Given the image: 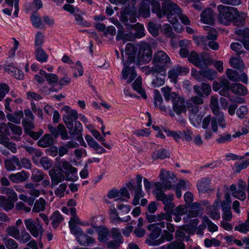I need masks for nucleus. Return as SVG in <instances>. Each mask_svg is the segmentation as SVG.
<instances>
[{
    "label": "nucleus",
    "instance_id": "nucleus-1",
    "mask_svg": "<svg viewBox=\"0 0 249 249\" xmlns=\"http://www.w3.org/2000/svg\"><path fill=\"white\" fill-rule=\"evenodd\" d=\"M159 177L162 182L157 181L154 183L156 189L154 193L156 200L162 201L164 205L163 209L165 212L171 213L175 206L172 202L174 196L172 194H165L164 191L172 188V183L177 181V177L172 172L164 169H161Z\"/></svg>",
    "mask_w": 249,
    "mask_h": 249
},
{
    "label": "nucleus",
    "instance_id": "nucleus-2",
    "mask_svg": "<svg viewBox=\"0 0 249 249\" xmlns=\"http://www.w3.org/2000/svg\"><path fill=\"white\" fill-rule=\"evenodd\" d=\"M219 12L218 19L219 21L225 25H227L234 18L233 13L239 16V12L235 8L223 5L217 6Z\"/></svg>",
    "mask_w": 249,
    "mask_h": 249
},
{
    "label": "nucleus",
    "instance_id": "nucleus-3",
    "mask_svg": "<svg viewBox=\"0 0 249 249\" xmlns=\"http://www.w3.org/2000/svg\"><path fill=\"white\" fill-rule=\"evenodd\" d=\"M9 128L8 124H6L4 123L0 124V143L7 148L12 153H15L17 150L15 143L10 142L9 138L5 136L10 134Z\"/></svg>",
    "mask_w": 249,
    "mask_h": 249
},
{
    "label": "nucleus",
    "instance_id": "nucleus-4",
    "mask_svg": "<svg viewBox=\"0 0 249 249\" xmlns=\"http://www.w3.org/2000/svg\"><path fill=\"white\" fill-rule=\"evenodd\" d=\"M170 62L171 59L169 56L164 51H158L154 53L152 63L160 68V71L163 72L162 75H165L166 66Z\"/></svg>",
    "mask_w": 249,
    "mask_h": 249
},
{
    "label": "nucleus",
    "instance_id": "nucleus-5",
    "mask_svg": "<svg viewBox=\"0 0 249 249\" xmlns=\"http://www.w3.org/2000/svg\"><path fill=\"white\" fill-rule=\"evenodd\" d=\"M148 231H151L149 235V239L146 240V243L149 246H156L163 243V238H160L157 239L160 236L161 233L160 228L156 226L155 224H150L147 226Z\"/></svg>",
    "mask_w": 249,
    "mask_h": 249
},
{
    "label": "nucleus",
    "instance_id": "nucleus-6",
    "mask_svg": "<svg viewBox=\"0 0 249 249\" xmlns=\"http://www.w3.org/2000/svg\"><path fill=\"white\" fill-rule=\"evenodd\" d=\"M209 59V55L205 52H202L198 54L196 52L192 51L188 56V60L190 62L201 69L207 66Z\"/></svg>",
    "mask_w": 249,
    "mask_h": 249
},
{
    "label": "nucleus",
    "instance_id": "nucleus-7",
    "mask_svg": "<svg viewBox=\"0 0 249 249\" xmlns=\"http://www.w3.org/2000/svg\"><path fill=\"white\" fill-rule=\"evenodd\" d=\"M26 229L34 237H41L43 233V229L38 219L36 220L32 218L25 219L24 221Z\"/></svg>",
    "mask_w": 249,
    "mask_h": 249
},
{
    "label": "nucleus",
    "instance_id": "nucleus-8",
    "mask_svg": "<svg viewBox=\"0 0 249 249\" xmlns=\"http://www.w3.org/2000/svg\"><path fill=\"white\" fill-rule=\"evenodd\" d=\"M151 11L152 12L156 14L159 18H161L165 15L169 22L174 24V22L176 21V19H171L173 16V12L172 11H166L163 10L162 6L160 4L159 0H154L151 2Z\"/></svg>",
    "mask_w": 249,
    "mask_h": 249
},
{
    "label": "nucleus",
    "instance_id": "nucleus-9",
    "mask_svg": "<svg viewBox=\"0 0 249 249\" xmlns=\"http://www.w3.org/2000/svg\"><path fill=\"white\" fill-rule=\"evenodd\" d=\"M175 98L172 100L173 111L178 116L181 113H185L187 107L185 99L178 94H173Z\"/></svg>",
    "mask_w": 249,
    "mask_h": 249
},
{
    "label": "nucleus",
    "instance_id": "nucleus-10",
    "mask_svg": "<svg viewBox=\"0 0 249 249\" xmlns=\"http://www.w3.org/2000/svg\"><path fill=\"white\" fill-rule=\"evenodd\" d=\"M152 52L150 45L145 42L140 44L138 61L143 63H147L152 59Z\"/></svg>",
    "mask_w": 249,
    "mask_h": 249
},
{
    "label": "nucleus",
    "instance_id": "nucleus-11",
    "mask_svg": "<svg viewBox=\"0 0 249 249\" xmlns=\"http://www.w3.org/2000/svg\"><path fill=\"white\" fill-rule=\"evenodd\" d=\"M210 107L213 113L216 116L220 117L219 121V126L222 128L225 127L226 124L224 119V115L223 113L221 112L220 111V107L218 104V99L216 97L214 96H211Z\"/></svg>",
    "mask_w": 249,
    "mask_h": 249
},
{
    "label": "nucleus",
    "instance_id": "nucleus-12",
    "mask_svg": "<svg viewBox=\"0 0 249 249\" xmlns=\"http://www.w3.org/2000/svg\"><path fill=\"white\" fill-rule=\"evenodd\" d=\"M121 54L122 56V61L124 62V58L123 50H122L121 51ZM130 64V63H127V62H123L124 68L123 69L122 71V77L124 79H126L128 78V75L130 74V77L127 81V83H131V82L137 76V73L135 71V67H130L129 66H128V64Z\"/></svg>",
    "mask_w": 249,
    "mask_h": 249
},
{
    "label": "nucleus",
    "instance_id": "nucleus-13",
    "mask_svg": "<svg viewBox=\"0 0 249 249\" xmlns=\"http://www.w3.org/2000/svg\"><path fill=\"white\" fill-rule=\"evenodd\" d=\"M135 10L134 8V11L128 7H125L121 12V20L125 26H129L128 21L129 20L130 22H135L136 18L135 17Z\"/></svg>",
    "mask_w": 249,
    "mask_h": 249
},
{
    "label": "nucleus",
    "instance_id": "nucleus-14",
    "mask_svg": "<svg viewBox=\"0 0 249 249\" xmlns=\"http://www.w3.org/2000/svg\"><path fill=\"white\" fill-rule=\"evenodd\" d=\"M235 33L238 36L237 40L241 42L247 50H249V28L235 29Z\"/></svg>",
    "mask_w": 249,
    "mask_h": 249
},
{
    "label": "nucleus",
    "instance_id": "nucleus-15",
    "mask_svg": "<svg viewBox=\"0 0 249 249\" xmlns=\"http://www.w3.org/2000/svg\"><path fill=\"white\" fill-rule=\"evenodd\" d=\"M189 70L183 67L178 66L172 69L168 72V77L171 82L176 83L179 75L186 74L188 72Z\"/></svg>",
    "mask_w": 249,
    "mask_h": 249
},
{
    "label": "nucleus",
    "instance_id": "nucleus-16",
    "mask_svg": "<svg viewBox=\"0 0 249 249\" xmlns=\"http://www.w3.org/2000/svg\"><path fill=\"white\" fill-rule=\"evenodd\" d=\"M192 108L188 110L189 112V119L194 126L200 124L202 119V116L198 114L199 107H192Z\"/></svg>",
    "mask_w": 249,
    "mask_h": 249
},
{
    "label": "nucleus",
    "instance_id": "nucleus-17",
    "mask_svg": "<svg viewBox=\"0 0 249 249\" xmlns=\"http://www.w3.org/2000/svg\"><path fill=\"white\" fill-rule=\"evenodd\" d=\"M49 174L51 179V186L52 188H54L65 179V175L63 173L60 172H57L53 169H52L49 171Z\"/></svg>",
    "mask_w": 249,
    "mask_h": 249
},
{
    "label": "nucleus",
    "instance_id": "nucleus-18",
    "mask_svg": "<svg viewBox=\"0 0 249 249\" xmlns=\"http://www.w3.org/2000/svg\"><path fill=\"white\" fill-rule=\"evenodd\" d=\"M4 164L6 170L8 171L15 170L16 166L21 167L20 161L18 158L15 156H13L10 158L5 160Z\"/></svg>",
    "mask_w": 249,
    "mask_h": 249
},
{
    "label": "nucleus",
    "instance_id": "nucleus-19",
    "mask_svg": "<svg viewBox=\"0 0 249 249\" xmlns=\"http://www.w3.org/2000/svg\"><path fill=\"white\" fill-rule=\"evenodd\" d=\"M143 30V27L141 25L140 26V30L138 31H136L134 33L132 32L124 33L123 30V36H121L120 40L123 39L124 40L132 41L136 38H141L144 35Z\"/></svg>",
    "mask_w": 249,
    "mask_h": 249
},
{
    "label": "nucleus",
    "instance_id": "nucleus-20",
    "mask_svg": "<svg viewBox=\"0 0 249 249\" xmlns=\"http://www.w3.org/2000/svg\"><path fill=\"white\" fill-rule=\"evenodd\" d=\"M201 21L204 23L213 24L214 23V13L212 9H205L201 14Z\"/></svg>",
    "mask_w": 249,
    "mask_h": 249
},
{
    "label": "nucleus",
    "instance_id": "nucleus-21",
    "mask_svg": "<svg viewBox=\"0 0 249 249\" xmlns=\"http://www.w3.org/2000/svg\"><path fill=\"white\" fill-rule=\"evenodd\" d=\"M137 48L132 43H127L125 47L126 54L128 56L127 61L128 63H132L135 60V55L137 52Z\"/></svg>",
    "mask_w": 249,
    "mask_h": 249
},
{
    "label": "nucleus",
    "instance_id": "nucleus-22",
    "mask_svg": "<svg viewBox=\"0 0 249 249\" xmlns=\"http://www.w3.org/2000/svg\"><path fill=\"white\" fill-rule=\"evenodd\" d=\"M28 176L25 171H22L16 174H12L9 176V179L14 183H21L27 180Z\"/></svg>",
    "mask_w": 249,
    "mask_h": 249
},
{
    "label": "nucleus",
    "instance_id": "nucleus-23",
    "mask_svg": "<svg viewBox=\"0 0 249 249\" xmlns=\"http://www.w3.org/2000/svg\"><path fill=\"white\" fill-rule=\"evenodd\" d=\"M202 97L197 95L191 97L186 102L188 110L192 108V107H198L199 105H202L204 103V100Z\"/></svg>",
    "mask_w": 249,
    "mask_h": 249
},
{
    "label": "nucleus",
    "instance_id": "nucleus-24",
    "mask_svg": "<svg viewBox=\"0 0 249 249\" xmlns=\"http://www.w3.org/2000/svg\"><path fill=\"white\" fill-rule=\"evenodd\" d=\"M231 90L234 94L245 95L247 93V88L240 83H232L231 85Z\"/></svg>",
    "mask_w": 249,
    "mask_h": 249
},
{
    "label": "nucleus",
    "instance_id": "nucleus-25",
    "mask_svg": "<svg viewBox=\"0 0 249 249\" xmlns=\"http://www.w3.org/2000/svg\"><path fill=\"white\" fill-rule=\"evenodd\" d=\"M53 139L51 134H45L41 139L37 142L38 146L45 148L53 145Z\"/></svg>",
    "mask_w": 249,
    "mask_h": 249
},
{
    "label": "nucleus",
    "instance_id": "nucleus-26",
    "mask_svg": "<svg viewBox=\"0 0 249 249\" xmlns=\"http://www.w3.org/2000/svg\"><path fill=\"white\" fill-rule=\"evenodd\" d=\"M211 180L209 178H204L201 179L197 187L199 193H204L208 191H213V189H209L210 184Z\"/></svg>",
    "mask_w": 249,
    "mask_h": 249
},
{
    "label": "nucleus",
    "instance_id": "nucleus-27",
    "mask_svg": "<svg viewBox=\"0 0 249 249\" xmlns=\"http://www.w3.org/2000/svg\"><path fill=\"white\" fill-rule=\"evenodd\" d=\"M222 211V217L226 221H230L232 217V214L231 212V205L226 204L225 203L221 204Z\"/></svg>",
    "mask_w": 249,
    "mask_h": 249
},
{
    "label": "nucleus",
    "instance_id": "nucleus-28",
    "mask_svg": "<svg viewBox=\"0 0 249 249\" xmlns=\"http://www.w3.org/2000/svg\"><path fill=\"white\" fill-rule=\"evenodd\" d=\"M69 130V133L71 135H78L77 140L80 141V139L83 140L81 132L83 130V126L81 123L79 121H75L74 123V128H71Z\"/></svg>",
    "mask_w": 249,
    "mask_h": 249
},
{
    "label": "nucleus",
    "instance_id": "nucleus-29",
    "mask_svg": "<svg viewBox=\"0 0 249 249\" xmlns=\"http://www.w3.org/2000/svg\"><path fill=\"white\" fill-rule=\"evenodd\" d=\"M230 189L232 192V195L233 197L242 201L245 200L246 195L245 191L239 189L237 190L236 187L234 184L231 185Z\"/></svg>",
    "mask_w": 249,
    "mask_h": 249
},
{
    "label": "nucleus",
    "instance_id": "nucleus-30",
    "mask_svg": "<svg viewBox=\"0 0 249 249\" xmlns=\"http://www.w3.org/2000/svg\"><path fill=\"white\" fill-rule=\"evenodd\" d=\"M30 19L32 25L36 28L43 29L45 28L44 24L42 22L41 18L36 12L33 13Z\"/></svg>",
    "mask_w": 249,
    "mask_h": 249
},
{
    "label": "nucleus",
    "instance_id": "nucleus-31",
    "mask_svg": "<svg viewBox=\"0 0 249 249\" xmlns=\"http://www.w3.org/2000/svg\"><path fill=\"white\" fill-rule=\"evenodd\" d=\"M199 74L209 80H213L217 76L216 71L213 69H204L200 70Z\"/></svg>",
    "mask_w": 249,
    "mask_h": 249
},
{
    "label": "nucleus",
    "instance_id": "nucleus-32",
    "mask_svg": "<svg viewBox=\"0 0 249 249\" xmlns=\"http://www.w3.org/2000/svg\"><path fill=\"white\" fill-rule=\"evenodd\" d=\"M36 59L41 63L47 61L48 55L45 51L41 47H37L35 51Z\"/></svg>",
    "mask_w": 249,
    "mask_h": 249
},
{
    "label": "nucleus",
    "instance_id": "nucleus-33",
    "mask_svg": "<svg viewBox=\"0 0 249 249\" xmlns=\"http://www.w3.org/2000/svg\"><path fill=\"white\" fill-rule=\"evenodd\" d=\"M132 85L133 89L139 93L144 99L147 98L144 89L142 88V79L141 77H138Z\"/></svg>",
    "mask_w": 249,
    "mask_h": 249
},
{
    "label": "nucleus",
    "instance_id": "nucleus-34",
    "mask_svg": "<svg viewBox=\"0 0 249 249\" xmlns=\"http://www.w3.org/2000/svg\"><path fill=\"white\" fill-rule=\"evenodd\" d=\"M154 93L155 95L154 104L155 107L160 108L161 111H166V107L164 105H162L163 100L159 91L157 89H155Z\"/></svg>",
    "mask_w": 249,
    "mask_h": 249
},
{
    "label": "nucleus",
    "instance_id": "nucleus-35",
    "mask_svg": "<svg viewBox=\"0 0 249 249\" xmlns=\"http://www.w3.org/2000/svg\"><path fill=\"white\" fill-rule=\"evenodd\" d=\"M23 148L29 154L35 155V156H33L32 157V160L34 163H36L37 161L36 160V158L39 157L42 154V152L41 151V150L29 145H25Z\"/></svg>",
    "mask_w": 249,
    "mask_h": 249
},
{
    "label": "nucleus",
    "instance_id": "nucleus-36",
    "mask_svg": "<svg viewBox=\"0 0 249 249\" xmlns=\"http://www.w3.org/2000/svg\"><path fill=\"white\" fill-rule=\"evenodd\" d=\"M78 242L82 246H86L94 243V239L83 232L77 238Z\"/></svg>",
    "mask_w": 249,
    "mask_h": 249
},
{
    "label": "nucleus",
    "instance_id": "nucleus-37",
    "mask_svg": "<svg viewBox=\"0 0 249 249\" xmlns=\"http://www.w3.org/2000/svg\"><path fill=\"white\" fill-rule=\"evenodd\" d=\"M110 214L114 220H118L122 222H127L131 219L130 215H127L126 217H120L114 206H111L110 209Z\"/></svg>",
    "mask_w": 249,
    "mask_h": 249
},
{
    "label": "nucleus",
    "instance_id": "nucleus-38",
    "mask_svg": "<svg viewBox=\"0 0 249 249\" xmlns=\"http://www.w3.org/2000/svg\"><path fill=\"white\" fill-rule=\"evenodd\" d=\"M12 200L7 199L4 196H0V207L6 211L11 210L14 207Z\"/></svg>",
    "mask_w": 249,
    "mask_h": 249
},
{
    "label": "nucleus",
    "instance_id": "nucleus-39",
    "mask_svg": "<svg viewBox=\"0 0 249 249\" xmlns=\"http://www.w3.org/2000/svg\"><path fill=\"white\" fill-rule=\"evenodd\" d=\"M231 66L234 68L243 71L244 68V63L243 60L240 58H232L230 60Z\"/></svg>",
    "mask_w": 249,
    "mask_h": 249
},
{
    "label": "nucleus",
    "instance_id": "nucleus-40",
    "mask_svg": "<svg viewBox=\"0 0 249 249\" xmlns=\"http://www.w3.org/2000/svg\"><path fill=\"white\" fill-rule=\"evenodd\" d=\"M98 240L102 243H107L108 240L109 232L108 229L105 228H102L98 231Z\"/></svg>",
    "mask_w": 249,
    "mask_h": 249
},
{
    "label": "nucleus",
    "instance_id": "nucleus-41",
    "mask_svg": "<svg viewBox=\"0 0 249 249\" xmlns=\"http://www.w3.org/2000/svg\"><path fill=\"white\" fill-rule=\"evenodd\" d=\"M139 13L143 16V18H146L150 15V7L149 3L142 1L139 7Z\"/></svg>",
    "mask_w": 249,
    "mask_h": 249
},
{
    "label": "nucleus",
    "instance_id": "nucleus-42",
    "mask_svg": "<svg viewBox=\"0 0 249 249\" xmlns=\"http://www.w3.org/2000/svg\"><path fill=\"white\" fill-rule=\"evenodd\" d=\"M51 220H52V224L53 228H56L63 220V217L58 211H55L53 213Z\"/></svg>",
    "mask_w": 249,
    "mask_h": 249
},
{
    "label": "nucleus",
    "instance_id": "nucleus-43",
    "mask_svg": "<svg viewBox=\"0 0 249 249\" xmlns=\"http://www.w3.org/2000/svg\"><path fill=\"white\" fill-rule=\"evenodd\" d=\"M46 205L45 200L42 197L37 200L34 204L33 208V212L35 213H39V212H43L45 210Z\"/></svg>",
    "mask_w": 249,
    "mask_h": 249
},
{
    "label": "nucleus",
    "instance_id": "nucleus-44",
    "mask_svg": "<svg viewBox=\"0 0 249 249\" xmlns=\"http://www.w3.org/2000/svg\"><path fill=\"white\" fill-rule=\"evenodd\" d=\"M207 214L213 220H218L220 217V213L218 208L209 206L206 209Z\"/></svg>",
    "mask_w": 249,
    "mask_h": 249
},
{
    "label": "nucleus",
    "instance_id": "nucleus-45",
    "mask_svg": "<svg viewBox=\"0 0 249 249\" xmlns=\"http://www.w3.org/2000/svg\"><path fill=\"white\" fill-rule=\"evenodd\" d=\"M152 159L154 160L157 159H164L170 157L169 153L165 149H162L155 151L152 155Z\"/></svg>",
    "mask_w": 249,
    "mask_h": 249
},
{
    "label": "nucleus",
    "instance_id": "nucleus-46",
    "mask_svg": "<svg viewBox=\"0 0 249 249\" xmlns=\"http://www.w3.org/2000/svg\"><path fill=\"white\" fill-rule=\"evenodd\" d=\"M156 74L155 78L153 79L152 81V85L155 88L160 87L164 84L165 77L166 76L165 72L164 76H161L159 73H157Z\"/></svg>",
    "mask_w": 249,
    "mask_h": 249
},
{
    "label": "nucleus",
    "instance_id": "nucleus-47",
    "mask_svg": "<svg viewBox=\"0 0 249 249\" xmlns=\"http://www.w3.org/2000/svg\"><path fill=\"white\" fill-rule=\"evenodd\" d=\"M26 189H28L27 193L34 197H38L40 195V191L36 188L35 185L32 183H28L25 185Z\"/></svg>",
    "mask_w": 249,
    "mask_h": 249
},
{
    "label": "nucleus",
    "instance_id": "nucleus-48",
    "mask_svg": "<svg viewBox=\"0 0 249 249\" xmlns=\"http://www.w3.org/2000/svg\"><path fill=\"white\" fill-rule=\"evenodd\" d=\"M44 178V174L37 169H34L31 176V179L36 182L42 180Z\"/></svg>",
    "mask_w": 249,
    "mask_h": 249
},
{
    "label": "nucleus",
    "instance_id": "nucleus-49",
    "mask_svg": "<svg viewBox=\"0 0 249 249\" xmlns=\"http://www.w3.org/2000/svg\"><path fill=\"white\" fill-rule=\"evenodd\" d=\"M2 240L8 249H17L18 247L17 242L12 238L4 237Z\"/></svg>",
    "mask_w": 249,
    "mask_h": 249
},
{
    "label": "nucleus",
    "instance_id": "nucleus-50",
    "mask_svg": "<svg viewBox=\"0 0 249 249\" xmlns=\"http://www.w3.org/2000/svg\"><path fill=\"white\" fill-rule=\"evenodd\" d=\"M202 219L204 223L207 224L209 231L213 232L218 231V227L207 216H204Z\"/></svg>",
    "mask_w": 249,
    "mask_h": 249
},
{
    "label": "nucleus",
    "instance_id": "nucleus-51",
    "mask_svg": "<svg viewBox=\"0 0 249 249\" xmlns=\"http://www.w3.org/2000/svg\"><path fill=\"white\" fill-rule=\"evenodd\" d=\"M171 90V88L168 86L163 87L161 89V91L165 100H172L175 98V96L173 97V94L177 93L175 92H172Z\"/></svg>",
    "mask_w": 249,
    "mask_h": 249
},
{
    "label": "nucleus",
    "instance_id": "nucleus-52",
    "mask_svg": "<svg viewBox=\"0 0 249 249\" xmlns=\"http://www.w3.org/2000/svg\"><path fill=\"white\" fill-rule=\"evenodd\" d=\"M8 235L17 239L19 237V230L18 227L14 226H9L6 229Z\"/></svg>",
    "mask_w": 249,
    "mask_h": 249
},
{
    "label": "nucleus",
    "instance_id": "nucleus-53",
    "mask_svg": "<svg viewBox=\"0 0 249 249\" xmlns=\"http://www.w3.org/2000/svg\"><path fill=\"white\" fill-rule=\"evenodd\" d=\"M234 230L242 233H246L247 231H249V214L245 222L236 226L234 228Z\"/></svg>",
    "mask_w": 249,
    "mask_h": 249
},
{
    "label": "nucleus",
    "instance_id": "nucleus-54",
    "mask_svg": "<svg viewBox=\"0 0 249 249\" xmlns=\"http://www.w3.org/2000/svg\"><path fill=\"white\" fill-rule=\"evenodd\" d=\"M187 186L184 180H181L179 181L176 189V194L178 198L181 197V190H186L187 189Z\"/></svg>",
    "mask_w": 249,
    "mask_h": 249
},
{
    "label": "nucleus",
    "instance_id": "nucleus-55",
    "mask_svg": "<svg viewBox=\"0 0 249 249\" xmlns=\"http://www.w3.org/2000/svg\"><path fill=\"white\" fill-rule=\"evenodd\" d=\"M209 204V203L207 201H202L201 203L194 202L189 206V208L192 210L196 211L198 213H200L203 210V209L201 208V205H206Z\"/></svg>",
    "mask_w": 249,
    "mask_h": 249
},
{
    "label": "nucleus",
    "instance_id": "nucleus-56",
    "mask_svg": "<svg viewBox=\"0 0 249 249\" xmlns=\"http://www.w3.org/2000/svg\"><path fill=\"white\" fill-rule=\"evenodd\" d=\"M2 193L5 194L11 200H15L17 199V195L13 189L4 187L1 189Z\"/></svg>",
    "mask_w": 249,
    "mask_h": 249
},
{
    "label": "nucleus",
    "instance_id": "nucleus-57",
    "mask_svg": "<svg viewBox=\"0 0 249 249\" xmlns=\"http://www.w3.org/2000/svg\"><path fill=\"white\" fill-rule=\"evenodd\" d=\"M171 213H162L160 214H158L156 215V222H159L161 221H163V220H166L167 221L171 222L172 221V217H171Z\"/></svg>",
    "mask_w": 249,
    "mask_h": 249
},
{
    "label": "nucleus",
    "instance_id": "nucleus-58",
    "mask_svg": "<svg viewBox=\"0 0 249 249\" xmlns=\"http://www.w3.org/2000/svg\"><path fill=\"white\" fill-rule=\"evenodd\" d=\"M31 236L30 234L26 231L25 229L21 231L20 233L19 234V237L17 238L20 242L22 243H26L29 241L31 239Z\"/></svg>",
    "mask_w": 249,
    "mask_h": 249
},
{
    "label": "nucleus",
    "instance_id": "nucleus-59",
    "mask_svg": "<svg viewBox=\"0 0 249 249\" xmlns=\"http://www.w3.org/2000/svg\"><path fill=\"white\" fill-rule=\"evenodd\" d=\"M226 75L230 80L233 82H238L239 73L236 71L228 69L226 71Z\"/></svg>",
    "mask_w": 249,
    "mask_h": 249
},
{
    "label": "nucleus",
    "instance_id": "nucleus-60",
    "mask_svg": "<svg viewBox=\"0 0 249 249\" xmlns=\"http://www.w3.org/2000/svg\"><path fill=\"white\" fill-rule=\"evenodd\" d=\"M111 233L113 240L117 241L118 242L121 243H123V238L119 229L117 228H113L111 230Z\"/></svg>",
    "mask_w": 249,
    "mask_h": 249
},
{
    "label": "nucleus",
    "instance_id": "nucleus-61",
    "mask_svg": "<svg viewBox=\"0 0 249 249\" xmlns=\"http://www.w3.org/2000/svg\"><path fill=\"white\" fill-rule=\"evenodd\" d=\"M69 224L71 233L73 234L77 238L83 232L82 229L79 227L72 223L71 222H69Z\"/></svg>",
    "mask_w": 249,
    "mask_h": 249
},
{
    "label": "nucleus",
    "instance_id": "nucleus-62",
    "mask_svg": "<svg viewBox=\"0 0 249 249\" xmlns=\"http://www.w3.org/2000/svg\"><path fill=\"white\" fill-rule=\"evenodd\" d=\"M176 237L178 240L188 241L190 239L189 235H186L184 230H177L176 231Z\"/></svg>",
    "mask_w": 249,
    "mask_h": 249
},
{
    "label": "nucleus",
    "instance_id": "nucleus-63",
    "mask_svg": "<svg viewBox=\"0 0 249 249\" xmlns=\"http://www.w3.org/2000/svg\"><path fill=\"white\" fill-rule=\"evenodd\" d=\"M187 212V208L184 205H179L174 210H172L171 214L173 215H183Z\"/></svg>",
    "mask_w": 249,
    "mask_h": 249
},
{
    "label": "nucleus",
    "instance_id": "nucleus-64",
    "mask_svg": "<svg viewBox=\"0 0 249 249\" xmlns=\"http://www.w3.org/2000/svg\"><path fill=\"white\" fill-rule=\"evenodd\" d=\"M166 249H185V245L181 242L174 241L167 245Z\"/></svg>",
    "mask_w": 249,
    "mask_h": 249
}]
</instances>
